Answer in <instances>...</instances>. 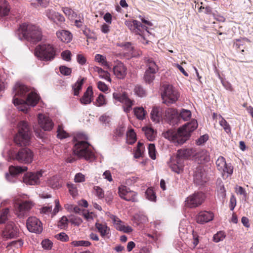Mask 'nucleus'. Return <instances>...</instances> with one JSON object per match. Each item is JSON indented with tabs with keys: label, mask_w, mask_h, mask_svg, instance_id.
<instances>
[{
	"label": "nucleus",
	"mask_w": 253,
	"mask_h": 253,
	"mask_svg": "<svg viewBox=\"0 0 253 253\" xmlns=\"http://www.w3.org/2000/svg\"><path fill=\"white\" fill-rule=\"evenodd\" d=\"M162 109L159 107H154L151 113L152 121L156 123H159L162 119Z\"/></svg>",
	"instance_id": "nucleus-30"
},
{
	"label": "nucleus",
	"mask_w": 253,
	"mask_h": 253,
	"mask_svg": "<svg viewBox=\"0 0 253 253\" xmlns=\"http://www.w3.org/2000/svg\"><path fill=\"white\" fill-rule=\"evenodd\" d=\"M198 123L196 120H191L175 131L169 130L163 133L164 137L173 143L175 145H182L189 138L191 132L197 128Z\"/></svg>",
	"instance_id": "nucleus-2"
},
{
	"label": "nucleus",
	"mask_w": 253,
	"mask_h": 253,
	"mask_svg": "<svg viewBox=\"0 0 253 253\" xmlns=\"http://www.w3.org/2000/svg\"><path fill=\"white\" fill-rule=\"evenodd\" d=\"M95 195L99 199H102L104 197V194L103 190L98 186L94 187Z\"/></svg>",
	"instance_id": "nucleus-61"
},
{
	"label": "nucleus",
	"mask_w": 253,
	"mask_h": 253,
	"mask_svg": "<svg viewBox=\"0 0 253 253\" xmlns=\"http://www.w3.org/2000/svg\"><path fill=\"white\" fill-rule=\"evenodd\" d=\"M57 132V137L60 139H63L68 136V133L64 130L62 126H58Z\"/></svg>",
	"instance_id": "nucleus-52"
},
{
	"label": "nucleus",
	"mask_w": 253,
	"mask_h": 253,
	"mask_svg": "<svg viewBox=\"0 0 253 253\" xmlns=\"http://www.w3.org/2000/svg\"><path fill=\"white\" fill-rule=\"evenodd\" d=\"M142 130L144 132L146 137L149 141H153L156 138V132L151 127L148 126L143 127Z\"/></svg>",
	"instance_id": "nucleus-33"
},
{
	"label": "nucleus",
	"mask_w": 253,
	"mask_h": 253,
	"mask_svg": "<svg viewBox=\"0 0 253 253\" xmlns=\"http://www.w3.org/2000/svg\"><path fill=\"white\" fill-rule=\"evenodd\" d=\"M148 148L149 156L153 160H155L156 159V149L154 144H150Z\"/></svg>",
	"instance_id": "nucleus-54"
},
{
	"label": "nucleus",
	"mask_w": 253,
	"mask_h": 253,
	"mask_svg": "<svg viewBox=\"0 0 253 253\" xmlns=\"http://www.w3.org/2000/svg\"><path fill=\"white\" fill-rule=\"evenodd\" d=\"M67 187L69 189V191L70 194L73 197H75L78 195V190L77 189V188L73 184H68Z\"/></svg>",
	"instance_id": "nucleus-56"
},
{
	"label": "nucleus",
	"mask_w": 253,
	"mask_h": 253,
	"mask_svg": "<svg viewBox=\"0 0 253 253\" xmlns=\"http://www.w3.org/2000/svg\"><path fill=\"white\" fill-rule=\"evenodd\" d=\"M146 198L151 201H156V196L151 188H148L145 192Z\"/></svg>",
	"instance_id": "nucleus-51"
},
{
	"label": "nucleus",
	"mask_w": 253,
	"mask_h": 253,
	"mask_svg": "<svg viewBox=\"0 0 253 253\" xmlns=\"http://www.w3.org/2000/svg\"><path fill=\"white\" fill-rule=\"evenodd\" d=\"M126 126L124 124L120 125L116 129L115 131V135L116 137L122 136L125 132Z\"/></svg>",
	"instance_id": "nucleus-50"
},
{
	"label": "nucleus",
	"mask_w": 253,
	"mask_h": 253,
	"mask_svg": "<svg viewBox=\"0 0 253 253\" xmlns=\"http://www.w3.org/2000/svg\"><path fill=\"white\" fill-rule=\"evenodd\" d=\"M194 181L198 185H202L207 181L205 170L201 167L197 168L194 174Z\"/></svg>",
	"instance_id": "nucleus-22"
},
{
	"label": "nucleus",
	"mask_w": 253,
	"mask_h": 253,
	"mask_svg": "<svg viewBox=\"0 0 253 253\" xmlns=\"http://www.w3.org/2000/svg\"><path fill=\"white\" fill-rule=\"evenodd\" d=\"M107 102L106 96L102 94H100L96 99L95 105L97 107H100L105 105Z\"/></svg>",
	"instance_id": "nucleus-41"
},
{
	"label": "nucleus",
	"mask_w": 253,
	"mask_h": 253,
	"mask_svg": "<svg viewBox=\"0 0 253 253\" xmlns=\"http://www.w3.org/2000/svg\"><path fill=\"white\" fill-rule=\"evenodd\" d=\"M155 73H151L149 71L146 70L144 77L145 81L148 84L152 83L154 79V75Z\"/></svg>",
	"instance_id": "nucleus-49"
},
{
	"label": "nucleus",
	"mask_w": 253,
	"mask_h": 253,
	"mask_svg": "<svg viewBox=\"0 0 253 253\" xmlns=\"http://www.w3.org/2000/svg\"><path fill=\"white\" fill-rule=\"evenodd\" d=\"M38 122L40 126L44 131H50L54 126L52 120L45 114H39Z\"/></svg>",
	"instance_id": "nucleus-17"
},
{
	"label": "nucleus",
	"mask_w": 253,
	"mask_h": 253,
	"mask_svg": "<svg viewBox=\"0 0 253 253\" xmlns=\"http://www.w3.org/2000/svg\"><path fill=\"white\" fill-rule=\"evenodd\" d=\"M92 94L93 92L91 87H88L84 96L80 99L81 103L85 105L89 104L92 100Z\"/></svg>",
	"instance_id": "nucleus-31"
},
{
	"label": "nucleus",
	"mask_w": 253,
	"mask_h": 253,
	"mask_svg": "<svg viewBox=\"0 0 253 253\" xmlns=\"http://www.w3.org/2000/svg\"><path fill=\"white\" fill-rule=\"evenodd\" d=\"M119 45L123 48L125 53L132 54L133 47L130 42L122 43L119 44Z\"/></svg>",
	"instance_id": "nucleus-42"
},
{
	"label": "nucleus",
	"mask_w": 253,
	"mask_h": 253,
	"mask_svg": "<svg viewBox=\"0 0 253 253\" xmlns=\"http://www.w3.org/2000/svg\"><path fill=\"white\" fill-rule=\"evenodd\" d=\"M168 165L171 169L177 173H180L184 167V159L177 154L170 157Z\"/></svg>",
	"instance_id": "nucleus-11"
},
{
	"label": "nucleus",
	"mask_w": 253,
	"mask_h": 253,
	"mask_svg": "<svg viewBox=\"0 0 253 253\" xmlns=\"http://www.w3.org/2000/svg\"><path fill=\"white\" fill-rule=\"evenodd\" d=\"M57 38L62 42L68 43L72 39V34L67 30H60L56 32Z\"/></svg>",
	"instance_id": "nucleus-29"
},
{
	"label": "nucleus",
	"mask_w": 253,
	"mask_h": 253,
	"mask_svg": "<svg viewBox=\"0 0 253 253\" xmlns=\"http://www.w3.org/2000/svg\"><path fill=\"white\" fill-rule=\"evenodd\" d=\"M179 116L184 121H186L191 117V112L189 110L182 109Z\"/></svg>",
	"instance_id": "nucleus-46"
},
{
	"label": "nucleus",
	"mask_w": 253,
	"mask_h": 253,
	"mask_svg": "<svg viewBox=\"0 0 253 253\" xmlns=\"http://www.w3.org/2000/svg\"><path fill=\"white\" fill-rule=\"evenodd\" d=\"M134 219L137 224L145 222L147 220V217L144 215L136 214L134 216Z\"/></svg>",
	"instance_id": "nucleus-55"
},
{
	"label": "nucleus",
	"mask_w": 253,
	"mask_h": 253,
	"mask_svg": "<svg viewBox=\"0 0 253 253\" xmlns=\"http://www.w3.org/2000/svg\"><path fill=\"white\" fill-rule=\"evenodd\" d=\"M35 55L41 60L50 61L54 58L55 50L49 44H40L35 48Z\"/></svg>",
	"instance_id": "nucleus-7"
},
{
	"label": "nucleus",
	"mask_w": 253,
	"mask_h": 253,
	"mask_svg": "<svg viewBox=\"0 0 253 253\" xmlns=\"http://www.w3.org/2000/svg\"><path fill=\"white\" fill-rule=\"evenodd\" d=\"M113 98L120 102L122 103L124 106V111L128 113L131 109L132 105L134 104V101L130 99L125 93L120 94L116 92H114L113 94Z\"/></svg>",
	"instance_id": "nucleus-12"
},
{
	"label": "nucleus",
	"mask_w": 253,
	"mask_h": 253,
	"mask_svg": "<svg viewBox=\"0 0 253 253\" xmlns=\"http://www.w3.org/2000/svg\"><path fill=\"white\" fill-rule=\"evenodd\" d=\"M42 176V172L37 171L34 172H28L26 173L23 177V181L28 185L38 184L40 182V178Z\"/></svg>",
	"instance_id": "nucleus-18"
},
{
	"label": "nucleus",
	"mask_w": 253,
	"mask_h": 253,
	"mask_svg": "<svg viewBox=\"0 0 253 253\" xmlns=\"http://www.w3.org/2000/svg\"><path fill=\"white\" fill-rule=\"evenodd\" d=\"M9 6L5 0H0V16L7 15L9 11Z\"/></svg>",
	"instance_id": "nucleus-36"
},
{
	"label": "nucleus",
	"mask_w": 253,
	"mask_h": 253,
	"mask_svg": "<svg viewBox=\"0 0 253 253\" xmlns=\"http://www.w3.org/2000/svg\"><path fill=\"white\" fill-rule=\"evenodd\" d=\"M216 166L223 177H228L232 174L233 168L231 166L227 165L224 157L220 156L216 161Z\"/></svg>",
	"instance_id": "nucleus-10"
},
{
	"label": "nucleus",
	"mask_w": 253,
	"mask_h": 253,
	"mask_svg": "<svg viewBox=\"0 0 253 253\" xmlns=\"http://www.w3.org/2000/svg\"><path fill=\"white\" fill-rule=\"evenodd\" d=\"M55 238L61 241L65 242L69 240L68 235L64 232L60 233L55 235Z\"/></svg>",
	"instance_id": "nucleus-60"
},
{
	"label": "nucleus",
	"mask_w": 253,
	"mask_h": 253,
	"mask_svg": "<svg viewBox=\"0 0 253 253\" xmlns=\"http://www.w3.org/2000/svg\"><path fill=\"white\" fill-rule=\"evenodd\" d=\"M205 199V195L202 192H197L188 197L185 201L186 207L193 208L202 204Z\"/></svg>",
	"instance_id": "nucleus-9"
},
{
	"label": "nucleus",
	"mask_w": 253,
	"mask_h": 253,
	"mask_svg": "<svg viewBox=\"0 0 253 253\" xmlns=\"http://www.w3.org/2000/svg\"><path fill=\"white\" fill-rule=\"evenodd\" d=\"M226 237L225 233L223 231L218 232L213 237V240L216 243L223 241Z\"/></svg>",
	"instance_id": "nucleus-48"
},
{
	"label": "nucleus",
	"mask_w": 253,
	"mask_h": 253,
	"mask_svg": "<svg viewBox=\"0 0 253 253\" xmlns=\"http://www.w3.org/2000/svg\"><path fill=\"white\" fill-rule=\"evenodd\" d=\"M85 176L81 173H78L75 175L74 181L75 182H82L84 181Z\"/></svg>",
	"instance_id": "nucleus-64"
},
{
	"label": "nucleus",
	"mask_w": 253,
	"mask_h": 253,
	"mask_svg": "<svg viewBox=\"0 0 253 253\" xmlns=\"http://www.w3.org/2000/svg\"><path fill=\"white\" fill-rule=\"evenodd\" d=\"M177 111L175 109L169 108L166 111V116L170 120L177 117Z\"/></svg>",
	"instance_id": "nucleus-44"
},
{
	"label": "nucleus",
	"mask_w": 253,
	"mask_h": 253,
	"mask_svg": "<svg viewBox=\"0 0 253 253\" xmlns=\"http://www.w3.org/2000/svg\"><path fill=\"white\" fill-rule=\"evenodd\" d=\"M118 194L123 199L127 201H136V193L125 185H121L118 188Z\"/></svg>",
	"instance_id": "nucleus-13"
},
{
	"label": "nucleus",
	"mask_w": 253,
	"mask_h": 253,
	"mask_svg": "<svg viewBox=\"0 0 253 253\" xmlns=\"http://www.w3.org/2000/svg\"><path fill=\"white\" fill-rule=\"evenodd\" d=\"M134 91L139 97H143L145 94V90L140 85H136L134 89Z\"/></svg>",
	"instance_id": "nucleus-57"
},
{
	"label": "nucleus",
	"mask_w": 253,
	"mask_h": 253,
	"mask_svg": "<svg viewBox=\"0 0 253 253\" xmlns=\"http://www.w3.org/2000/svg\"><path fill=\"white\" fill-rule=\"evenodd\" d=\"M33 153L30 149L24 148L19 151L15 159L19 162L29 164L33 161Z\"/></svg>",
	"instance_id": "nucleus-16"
},
{
	"label": "nucleus",
	"mask_w": 253,
	"mask_h": 253,
	"mask_svg": "<svg viewBox=\"0 0 253 253\" xmlns=\"http://www.w3.org/2000/svg\"><path fill=\"white\" fill-rule=\"evenodd\" d=\"M82 215L88 221H90L93 219L94 214L92 212L84 211L83 212Z\"/></svg>",
	"instance_id": "nucleus-63"
},
{
	"label": "nucleus",
	"mask_w": 253,
	"mask_h": 253,
	"mask_svg": "<svg viewBox=\"0 0 253 253\" xmlns=\"http://www.w3.org/2000/svg\"><path fill=\"white\" fill-rule=\"evenodd\" d=\"M109 216L112 220L113 223L116 229L127 233L132 231V229L130 226L124 225L123 222L116 216L111 214H110Z\"/></svg>",
	"instance_id": "nucleus-19"
},
{
	"label": "nucleus",
	"mask_w": 253,
	"mask_h": 253,
	"mask_svg": "<svg viewBox=\"0 0 253 253\" xmlns=\"http://www.w3.org/2000/svg\"><path fill=\"white\" fill-rule=\"evenodd\" d=\"M18 229L13 222L8 223L3 231L2 235L6 239L13 238L17 236Z\"/></svg>",
	"instance_id": "nucleus-20"
},
{
	"label": "nucleus",
	"mask_w": 253,
	"mask_h": 253,
	"mask_svg": "<svg viewBox=\"0 0 253 253\" xmlns=\"http://www.w3.org/2000/svg\"><path fill=\"white\" fill-rule=\"evenodd\" d=\"M45 14L50 20L56 22L60 23L65 21V18L62 15L59 13L52 10V9H47L45 11Z\"/></svg>",
	"instance_id": "nucleus-24"
},
{
	"label": "nucleus",
	"mask_w": 253,
	"mask_h": 253,
	"mask_svg": "<svg viewBox=\"0 0 253 253\" xmlns=\"http://www.w3.org/2000/svg\"><path fill=\"white\" fill-rule=\"evenodd\" d=\"M126 141L127 143L132 144L136 141V134L133 129H130L126 132Z\"/></svg>",
	"instance_id": "nucleus-39"
},
{
	"label": "nucleus",
	"mask_w": 253,
	"mask_h": 253,
	"mask_svg": "<svg viewBox=\"0 0 253 253\" xmlns=\"http://www.w3.org/2000/svg\"><path fill=\"white\" fill-rule=\"evenodd\" d=\"M134 115L137 119L142 120L144 119L146 115V111L142 107H138L134 108L133 109Z\"/></svg>",
	"instance_id": "nucleus-38"
},
{
	"label": "nucleus",
	"mask_w": 253,
	"mask_h": 253,
	"mask_svg": "<svg viewBox=\"0 0 253 253\" xmlns=\"http://www.w3.org/2000/svg\"><path fill=\"white\" fill-rule=\"evenodd\" d=\"M145 62L148 67L147 71H149L151 73H156L158 70V68L156 63L152 58H146Z\"/></svg>",
	"instance_id": "nucleus-35"
},
{
	"label": "nucleus",
	"mask_w": 253,
	"mask_h": 253,
	"mask_svg": "<svg viewBox=\"0 0 253 253\" xmlns=\"http://www.w3.org/2000/svg\"><path fill=\"white\" fill-rule=\"evenodd\" d=\"M199 243L198 236L194 234H192V240L191 242L189 243L190 247L194 249Z\"/></svg>",
	"instance_id": "nucleus-58"
},
{
	"label": "nucleus",
	"mask_w": 253,
	"mask_h": 253,
	"mask_svg": "<svg viewBox=\"0 0 253 253\" xmlns=\"http://www.w3.org/2000/svg\"><path fill=\"white\" fill-rule=\"evenodd\" d=\"M68 219L66 216L61 217L58 223V226L61 229H65L68 226Z\"/></svg>",
	"instance_id": "nucleus-53"
},
{
	"label": "nucleus",
	"mask_w": 253,
	"mask_h": 253,
	"mask_svg": "<svg viewBox=\"0 0 253 253\" xmlns=\"http://www.w3.org/2000/svg\"><path fill=\"white\" fill-rule=\"evenodd\" d=\"M125 24L131 32L140 36L139 39L143 43H148V38L150 36V33L146 26L142 25L140 22L137 20L126 21Z\"/></svg>",
	"instance_id": "nucleus-6"
},
{
	"label": "nucleus",
	"mask_w": 253,
	"mask_h": 253,
	"mask_svg": "<svg viewBox=\"0 0 253 253\" xmlns=\"http://www.w3.org/2000/svg\"><path fill=\"white\" fill-rule=\"evenodd\" d=\"M77 138L79 140L73 148L75 155L86 160H93L94 159V154L91 146L85 141L87 139V136L85 134L81 133L77 136Z\"/></svg>",
	"instance_id": "nucleus-3"
},
{
	"label": "nucleus",
	"mask_w": 253,
	"mask_h": 253,
	"mask_svg": "<svg viewBox=\"0 0 253 253\" xmlns=\"http://www.w3.org/2000/svg\"><path fill=\"white\" fill-rule=\"evenodd\" d=\"M84 78L81 79L80 80H79L73 86V88L74 90V94L75 95H78L79 94V91L81 89L82 86L84 83Z\"/></svg>",
	"instance_id": "nucleus-45"
},
{
	"label": "nucleus",
	"mask_w": 253,
	"mask_h": 253,
	"mask_svg": "<svg viewBox=\"0 0 253 253\" xmlns=\"http://www.w3.org/2000/svg\"><path fill=\"white\" fill-rule=\"evenodd\" d=\"M59 69L60 73L65 76L69 75L71 73V69L64 66H60Z\"/></svg>",
	"instance_id": "nucleus-62"
},
{
	"label": "nucleus",
	"mask_w": 253,
	"mask_h": 253,
	"mask_svg": "<svg viewBox=\"0 0 253 253\" xmlns=\"http://www.w3.org/2000/svg\"><path fill=\"white\" fill-rule=\"evenodd\" d=\"M194 160L199 163H206L210 160L209 153L206 150H201L196 152L194 156Z\"/></svg>",
	"instance_id": "nucleus-27"
},
{
	"label": "nucleus",
	"mask_w": 253,
	"mask_h": 253,
	"mask_svg": "<svg viewBox=\"0 0 253 253\" xmlns=\"http://www.w3.org/2000/svg\"><path fill=\"white\" fill-rule=\"evenodd\" d=\"M27 168L26 167H14L10 166L9 168V174L6 173L5 177L6 179L10 182H14L15 181V176L22 172L26 171Z\"/></svg>",
	"instance_id": "nucleus-21"
},
{
	"label": "nucleus",
	"mask_w": 253,
	"mask_h": 253,
	"mask_svg": "<svg viewBox=\"0 0 253 253\" xmlns=\"http://www.w3.org/2000/svg\"><path fill=\"white\" fill-rule=\"evenodd\" d=\"M113 70L114 75L119 79H123L126 75V68L121 62H117Z\"/></svg>",
	"instance_id": "nucleus-23"
},
{
	"label": "nucleus",
	"mask_w": 253,
	"mask_h": 253,
	"mask_svg": "<svg viewBox=\"0 0 253 253\" xmlns=\"http://www.w3.org/2000/svg\"><path fill=\"white\" fill-rule=\"evenodd\" d=\"M218 122L220 126L223 128L226 133H231V127L230 125L223 117H219V121Z\"/></svg>",
	"instance_id": "nucleus-43"
},
{
	"label": "nucleus",
	"mask_w": 253,
	"mask_h": 253,
	"mask_svg": "<svg viewBox=\"0 0 253 253\" xmlns=\"http://www.w3.org/2000/svg\"><path fill=\"white\" fill-rule=\"evenodd\" d=\"M179 94L171 85H166L162 93L163 103L169 105L175 103L178 99Z\"/></svg>",
	"instance_id": "nucleus-8"
},
{
	"label": "nucleus",
	"mask_w": 253,
	"mask_h": 253,
	"mask_svg": "<svg viewBox=\"0 0 253 253\" xmlns=\"http://www.w3.org/2000/svg\"><path fill=\"white\" fill-rule=\"evenodd\" d=\"M17 35L21 40L25 39L32 42L41 40L42 33L40 29L36 26L24 23L20 26Z\"/></svg>",
	"instance_id": "nucleus-4"
},
{
	"label": "nucleus",
	"mask_w": 253,
	"mask_h": 253,
	"mask_svg": "<svg viewBox=\"0 0 253 253\" xmlns=\"http://www.w3.org/2000/svg\"><path fill=\"white\" fill-rule=\"evenodd\" d=\"M30 91V88L26 85L20 83H16L13 89L14 94L13 103L17 108L22 112L27 113L29 106L34 107L39 101V95L34 91H31L28 94L26 100L18 99L17 97H24Z\"/></svg>",
	"instance_id": "nucleus-1"
},
{
	"label": "nucleus",
	"mask_w": 253,
	"mask_h": 253,
	"mask_svg": "<svg viewBox=\"0 0 253 253\" xmlns=\"http://www.w3.org/2000/svg\"><path fill=\"white\" fill-rule=\"evenodd\" d=\"M34 206L32 201H26L15 207V214L19 218H23Z\"/></svg>",
	"instance_id": "nucleus-15"
},
{
	"label": "nucleus",
	"mask_w": 253,
	"mask_h": 253,
	"mask_svg": "<svg viewBox=\"0 0 253 253\" xmlns=\"http://www.w3.org/2000/svg\"><path fill=\"white\" fill-rule=\"evenodd\" d=\"M71 244L74 247H88L90 245V243L87 241L80 240L74 241L71 243Z\"/></svg>",
	"instance_id": "nucleus-47"
},
{
	"label": "nucleus",
	"mask_w": 253,
	"mask_h": 253,
	"mask_svg": "<svg viewBox=\"0 0 253 253\" xmlns=\"http://www.w3.org/2000/svg\"><path fill=\"white\" fill-rule=\"evenodd\" d=\"M195 154L196 151L195 149L192 148H188L178 151L177 155L180 157H181L183 159L184 157L188 158H190L191 157H193L194 158Z\"/></svg>",
	"instance_id": "nucleus-32"
},
{
	"label": "nucleus",
	"mask_w": 253,
	"mask_h": 253,
	"mask_svg": "<svg viewBox=\"0 0 253 253\" xmlns=\"http://www.w3.org/2000/svg\"><path fill=\"white\" fill-rule=\"evenodd\" d=\"M26 225L28 230L31 232L40 233L42 231V223L36 217H29L27 220Z\"/></svg>",
	"instance_id": "nucleus-14"
},
{
	"label": "nucleus",
	"mask_w": 253,
	"mask_h": 253,
	"mask_svg": "<svg viewBox=\"0 0 253 253\" xmlns=\"http://www.w3.org/2000/svg\"><path fill=\"white\" fill-rule=\"evenodd\" d=\"M62 11L68 18L71 20H73L77 16V14L69 7H63Z\"/></svg>",
	"instance_id": "nucleus-40"
},
{
	"label": "nucleus",
	"mask_w": 253,
	"mask_h": 253,
	"mask_svg": "<svg viewBox=\"0 0 253 253\" xmlns=\"http://www.w3.org/2000/svg\"><path fill=\"white\" fill-rule=\"evenodd\" d=\"M95 226L102 237H108L110 234V229L105 223L96 222Z\"/></svg>",
	"instance_id": "nucleus-28"
},
{
	"label": "nucleus",
	"mask_w": 253,
	"mask_h": 253,
	"mask_svg": "<svg viewBox=\"0 0 253 253\" xmlns=\"http://www.w3.org/2000/svg\"><path fill=\"white\" fill-rule=\"evenodd\" d=\"M95 61L98 62L101 66H105L107 69H110L111 66L107 60L106 57L100 54H97L94 57Z\"/></svg>",
	"instance_id": "nucleus-34"
},
{
	"label": "nucleus",
	"mask_w": 253,
	"mask_h": 253,
	"mask_svg": "<svg viewBox=\"0 0 253 253\" xmlns=\"http://www.w3.org/2000/svg\"><path fill=\"white\" fill-rule=\"evenodd\" d=\"M212 212L207 211H201L197 217V221L201 224L208 222L213 218Z\"/></svg>",
	"instance_id": "nucleus-26"
},
{
	"label": "nucleus",
	"mask_w": 253,
	"mask_h": 253,
	"mask_svg": "<svg viewBox=\"0 0 253 253\" xmlns=\"http://www.w3.org/2000/svg\"><path fill=\"white\" fill-rule=\"evenodd\" d=\"M17 128L18 133L14 139L15 143L21 146L29 145L31 132L28 123L25 121H20L18 125Z\"/></svg>",
	"instance_id": "nucleus-5"
},
{
	"label": "nucleus",
	"mask_w": 253,
	"mask_h": 253,
	"mask_svg": "<svg viewBox=\"0 0 253 253\" xmlns=\"http://www.w3.org/2000/svg\"><path fill=\"white\" fill-rule=\"evenodd\" d=\"M235 192L237 194L243 195L245 199L247 198V193L246 190L242 187L236 186L235 187Z\"/></svg>",
	"instance_id": "nucleus-59"
},
{
	"label": "nucleus",
	"mask_w": 253,
	"mask_h": 253,
	"mask_svg": "<svg viewBox=\"0 0 253 253\" xmlns=\"http://www.w3.org/2000/svg\"><path fill=\"white\" fill-rule=\"evenodd\" d=\"M218 185L217 187V196L219 199L224 200L226 197V190L224 185L222 184L221 180L217 181Z\"/></svg>",
	"instance_id": "nucleus-37"
},
{
	"label": "nucleus",
	"mask_w": 253,
	"mask_h": 253,
	"mask_svg": "<svg viewBox=\"0 0 253 253\" xmlns=\"http://www.w3.org/2000/svg\"><path fill=\"white\" fill-rule=\"evenodd\" d=\"M55 206L53 211L52 210L51 206H45L41 209L40 212L47 215H49L50 213L51 214V217H53L59 211L60 207L58 200H55Z\"/></svg>",
	"instance_id": "nucleus-25"
}]
</instances>
